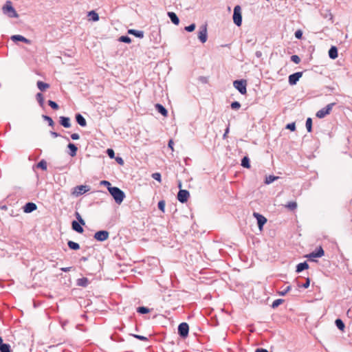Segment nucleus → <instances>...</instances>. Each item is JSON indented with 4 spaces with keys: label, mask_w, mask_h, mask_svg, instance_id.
I'll list each match as a JSON object with an SVG mask.
<instances>
[{
    "label": "nucleus",
    "mask_w": 352,
    "mask_h": 352,
    "mask_svg": "<svg viewBox=\"0 0 352 352\" xmlns=\"http://www.w3.org/2000/svg\"><path fill=\"white\" fill-rule=\"evenodd\" d=\"M109 192L118 204H120L125 197L124 192L118 187H109Z\"/></svg>",
    "instance_id": "f257e3e1"
},
{
    "label": "nucleus",
    "mask_w": 352,
    "mask_h": 352,
    "mask_svg": "<svg viewBox=\"0 0 352 352\" xmlns=\"http://www.w3.org/2000/svg\"><path fill=\"white\" fill-rule=\"evenodd\" d=\"M3 13L9 18H18L19 15L12 6L10 1H7L4 6L2 7Z\"/></svg>",
    "instance_id": "f03ea898"
},
{
    "label": "nucleus",
    "mask_w": 352,
    "mask_h": 352,
    "mask_svg": "<svg viewBox=\"0 0 352 352\" xmlns=\"http://www.w3.org/2000/svg\"><path fill=\"white\" fill-rule=\"evenodd\" d=\"M233 21L234 24L239 27L242 24V15H241V8L240 6H236L234 8V12H233Z\"/></svg>",
    "instance_id": "7ed1b4c3"
},
{
    "label": "nucleus",
    "mask_w": 352,
    "mask_h": 352,
    "mask_svg": "<svg viewBox=\"0 0 352 352\" xmlns=\"http://www.w3.org/2000/svg\"><path fill=\"white\" fill-rule=\"evenodd\" d=\"M234 87L241 94H245L247 92V81L245 80H236L233 82Z\"/></svg>",
    "instance_id": "20e7f679"
},
{
    "label": "nucleus",
    "mask_w": 352,
    "mask_h": 352,
    "mask_svg": "<svg viewBox=\"0 0 352 352\" xmlns=\"http://www.w3.org/2000/svg\"><path fill=\"white\" fill-rule=\"evenodd\" d=\"M336 105L335 102L328 104L325 107L321 109L316 113V116L318 118H323L327 115L329 114L333 107Z\"/></svg>",
    "instance_id": "39448f33"
},
{
    "label": "nucleus",
    "mask_w": 352,
    "mask_h": 352,
    "mask_svg": "<svg viewBox=\"0 0 352 352\" xmlns=\"http://www.w3.org/2000/svg\"><path fill=\"white\" fill-rule=\"evenodd\" d=\"M178 334L182 338H186L188 336L189 326L186 322H182L178 326Z\"/></svg>",
    "instance_id": "423d86ee"
},
{
    "label": "nucleus",
    "mask_w": 352,
    "mask_h": 352,
    "mask_svg": "<svg viewBox=\"0 0 352 352\" xmlns=\"http://www.w3.org/2000/svg\"><path fill=\"white\" fill-rule=\"evenodd\" d=\"M90 190L89 186L86 185H80L73 188L72 194L76 197H78Z\"/></svg>",
    "instance_id": "0eeeda50"
},
{
    "label": "nucleus",
    "mask_w": 352,
    "mask_h": 352,
    "mask_svg": "<svg viewBox=\"0 0 352 352\" xmlns=\"http://www.w3.org/2000/svg\"><path fill=\"white\" fill-rule=\"evenodd\" d=\"M109 236V233L107 230H100L95 233L94 234V239L98 241H106Z\"/></svg>",
    "instance_id": "6e6552de"
},
{
    "label": "nucleus",
    "mask_w": 352,
    "mask_h": 352,
    "mask_svg": "<svg viewBox=\"0 0 352 352\" xmlns=\"http://www.w3.org/2000/svg\"><path fill=\"white\" fill-rule=\"evenodd\" d=\"M198 38L202 43H204L207 41L208 34H207V25H203L201 26L199 32H198Z\"/></svg>",
    "instance_id": "1a4fd4ad"
},
{
    "label": "nucleus",
    "mask_w": 352,
    "mask_h": 352,
    "mask_svg": "<svg viewBox=\"0 0 352 352\" xmlns=\"http://www.w3.org/2000/svg\"><path fill=\"white\" fill-rule=\"evenodd\" d=\"M190 197V193L187 190L180 189L177 193V199L182 204L186 203Z\"/></svg>",
    "instance_id": "9d476101"
},
{
    "label": "nucleus",
    "mask_w": 352,
    "mask_h": 352,
    "mask_svg": "<svg viewBox=\"0 0 352 352\" xmlns=\"http://www.w3.org/2000/svg\"><path fill=\"white\" fill-rule=\"evenodd\" d=\"M302 76V72H298L289 76L288 82L290 85H294Z\"/></svg>",
    "instance_id": "9b49d317"
},
{
    "label": "nucleus",
    "mask_w": 352,
    "mask_h": 352,
    "mask_svg": "<svg viewBox=\"0 0 352 352\" xmlns=\"http://www.w3.org/2000/svg\"><path fill=\"white\" fill-rule=\"evenodd\" d=\"M324 254V252L321 246H320L318 248L311 252L307 256L309 258H320L322 257Z\"/></svg>",
    "instance_id": "f8f14e48"
},
{
    "label": "nucleus",
    "mask_w": 352,
    "mask_h": 352,
    "mask_svg": "<svg viewBox=\"0 0 352 352\" xmlns=\"http://www.w3.org/2000/svg\"><path fill=\"white\" fill-rule=\"evenodd\" d=\"M254 217H256L257 220V224L260 230H262L264 224L267 222V219L257 212H254Z\"/></svg>",
    "instance_id": "ddd939ff"
},
{
    "label": "nucleus",
    "mask_w": 352,
    "mask_h": 352,
    "mask_svg": "<svg viewBox=\"0 0 352 352\" xmlns=\"http://www.w3.org/2000/svg\"><path fill=\"white\" fill-rule=\"evenodd\" d=\"M36 208H37V206H36V204H34L33 202H28V203L25 204V205L24 206L23 211L25 213H30V212L36 210Z\"/></svg>",
    "instance_id": "4468645a"
},
{
    "label": "nucleus",
    "mask_w": 352,
    "mask_h": 352,
    "mask_svg": "<svg viewBox=\"0 0 352 352\" xmlns=\"http://www.w3.org/2000/svg\"><path fill=\"white\" fill-rule=\"evenodd\" d=\"M11 40L14 42H17V41H21V42H23L26 44H30L31 43V41L26 38L25 37L21 36V35H19V34H16V35H13L11 36Z\"/></svg>",
    "instance_id": "2eb2a0df"
},
{
    "label": "nucleus",
    "mask_w": 352,
    "mask_h": 352,
    "mask_svg": "<svg viewBox=\"0 0 352 352\" xmlns=\"http://www.w3.org/2000/svg\"><path fill=\"white\" fill-rule=\"evenodd\" d=\"M59 123L65 128L71 127L70 118L69 117L60 116L59 118Z\"/></svg>",
    "instance_id": "dca6fc26"
},
{
    "label": "nucleus",
    "mask_w": 352,
    "mask_h": 352,
    "mask_svg": "<svg viewBox=\"0 0 352 352\" xmlns=\"http://www.w3.org/2000/svg\"><path fill=\"white\" fill-rule=\"evenodd\" d=\"M0 352H11V347L9 344L3 343V339L0 336Z\"/></svg>",
    "instance_id": "f3484780"
},
{
    "label": "nucleus",
    "mask_w": 352,
    "mask_h": 352,
    "mask_svg": "<svg viewBox=\"0 0 352 352\" xmlns=\"http://www.w3.org/2000/svg\"><path fill=\"white\" fill-rule=\"evenodd\" d=\"M76 122L80 126H86L87 122L85 118L80 114V113H76Z\"/></svg>",
    "instance_id": "a211bd4d"
},
{
    "label": "nucleus",
    "mask_w": 352,
    "mask_h": 352,
    "mask_svg": "<svg viewBox=\"0 0 352 352\" xmlns=\"http://www.w3.org/2000/svg\"><path fill=\"white\" fill-rule=\"evenodd\" d=\"M150 38L151 40L153 41L154 43L155 44H158L160 43V32H157V31H153L151 32V36H150Z\"/></svg>",
    "instance_id": "6ab92c4d"
},
{
    "label": "nucleus",
    "mask_w": 352,
    "mask_h": 352,
    "mask_svg": "<svg viewBox=\"0 0 352 352\" xmlns=\"http://www.w3.org/2000/svg\"><path fill=\"white\" fill-rule=\"evenodd\" d=\"M128 34L135 36L137 38H142L144 37V32L142 30H137L134 29H129Z\"/></svg>",
    "instance_id": "aec40b11"
},
{
    "label": "nucleus",
    "mask_w": 352,
    "mask_h": 352,
    "mask_svg": "<svg viewBox=\"0 0 352 352\" xmlns=\"http://www.w3.org/2000/svg\"><path fill=\"white\" fill-rule=\"evenodd\" d=\"M167 15L173 24L178 25L179 23V19L175 12H168Z\"/></svg>",
    "instance_id": "412c9836"
},
{
    "label": "nucleus",
    "mask_w": 352,
    "mask_h": 352,
    "mask_svg": "<svg viewBox=\"0 0 352 352\" xmlns=\"http://www.w3.org/2000/svg\"><path fill=\"white\" fill-rule=\"evenodd\" d=\"M89 283H90V281L86 277L78 278L76 280V285L79 287H86L89 284Z\"/></svg>",
    "instance_id": "4be33fe9"
},
{
    "label": "nucleus",
    "mask_w": 352,
    "mask_h": 352,
    "mask_svg": "<svg viewBox=\"0 0 352 352\" xmlns=\"http://www.w3.org/2000/svg\"><path fill=\"white\" fill-rule=\"evenodd\" d=\"M72 228L74 231L77 232L78 233H82L84 231L82 227L76 221H73L72 222Z\"/></svg>",
    "instance_id": "5701e85b"
},
{
    "label": "nucleus",
    "mask_w": 352,
    "mask_h": 352,
    "mask_svg": "<svg viewBox=\"0 0 352 352\" xmlns=\"http://www.w3.org/2000/svg\"><path fill=\"white\" fill-rule=\"evenodd\" d=\"M309 268V265L306 261H304L302 263H300L296 265V272L297 273H300L302 272L305 270H307Z\"/></svg>",
    "instance_id": "b1692460"
},
{
    "label": "nucleus",
    "mask_w": 352,
    "mask_h": 352,
    "mask_svg": "<svg viewBox=\"0 0 352 352\" xmlns=\"http://www.w3.org/2000/svg\"><path fill=\"white\" fill-rule=\"evenodd\" d=\"M329 56L331 59H336L338 57V49L336 46H331L329 50Z\"/></svg>",
    "instance_id": "393cba45"
},
{
    "label": "nucleus",
    "mask_w": 352,
    "mask_h": 352,
    "mask_svg": "<svg viewBox=\"0 0 352 352\" xmlns=\"http://www.w3.org/2000/svg\"><path fill=\"white\" fill-rule=\"evenodd\" d=\"M155 109L161 113L164 116H166L168 114V111L161 104H155Z\"/></svg>",
    "instance_id": "a878e982"
},
{
    "label": "nucleus",
    "mask_w": 352,
    "mask_h": 352,
    "mask_svg": "<svg viewBox=\"0 0 352 352\" xmlns=\"http://www.w3.org/2000/svg\"><path fill=\"white\" fill-rule=\"evenodd\" d=\"M68 148L69 149V155L72 157H74L76 155L78 148L73 143H69L67 145Z\"/></svg>",
    "instance_id": "bb28decb"
},
{
    "label": "nucleus",
    "mask_w": 352,
    "mask_h": 352,
    "mask_svg": "<svg viewBox=\"0 0 352 352\" xmlns=\"http://www.w3.org/2000/svg\"><path fill=\"white\" fill-rule=\"evenodd\" d=\"M37 87L41 91H45L46 89L50 87V85L48 83L44 82L43 81L38 80L36 83Z\"/></svg>",
    "instance_id": "cd10ccee"
},
{
    "label": "nucleus",
    "mask_w": 352,
    "mask_h": 352,
    "mask_svg": "<svg viewBox=\"0 0 352 352\" xmlns=\"http://www.w3.org/2000/svg\"><path fill=\"white\" fill-rule=\"evenodd\" d=\"M68 247L73 250H78L80 249V245L78 243L72 241H68L67 242Z\"/></svg>",
    "instance_id": "c85d7f7f"
},
{
    "label": "nucleus",
    "mask_w": 352,
    "mask_h": 352,
    "mask_svg": "<svg viewBox=\"0 0 352 352\" xmlns=\"http://www.w3.org/2000/svg\"><path fill=\"white\" fill-rule=\"evenodd\" d=\"M241 165L243 167L247 168H249L250 167V159L248 156H245L242 158Z\"/></svg>",
    "instance_id": "c756f323"
},
{
    "label": "nucleus",
    "mask_w": 352,
    "mask_h": 352,
    "mask_svg": "<svg viewBox=\"0 0 352 352\" xmlns=\"http://www.w3.org/2000/svg\"><path fill=\"white\" fill-rule=\"evenodd\" d=\"M36 99L41 107L44 106V97L41 93H38L36 95Z\"/></svg>",
    "instance_id": "7c9ffc66"
},
{
    "label": "nucleus",
    "mask_w": 352,
    "mask_h": 352,
    "mask_svg": "<svg viewBox=\"0 0 352 352\" xmlns=\"http://www.w3.org/2000/svg\"><path fill=\"white\" fill-rule=\"evenodd\" d=\"M335 324H336V326L337 327V328L341 331H343L344 327H345V325H344V323L343 322V321L340 319V318H337L335 321Z\"/></svg>",
    "instance_id": "2f4dec72"
},
{
    "label": "nucleus",
    "mask_w": 352,
    "mask_h": 352,
    "mask_svg": "<svg viewBox=\"0 0 352 352\" xmlns=\"http://www.w3.org/2000/svg\"><path fill=\"white\" fill-rule=\"evenodd\" d=\"M279 177L274 175H269L265 177V183L266 184H270L274 181L277 180Z\"/></svg>",
    "instance_id": "473e14b6"
},
{
    "label": "nucleus",
    "mask_w": 352,
    "mask_h": 352,
    "mask_svg": "<svg viewBox=\"0 0 352 352\" xmlns=\"http://www.w3.org/2000/svg\"><path fill=\"white\" fill-rule=\"evenodd\" d=\"M88 16L91 17L93 21H98L99 20V16L95 11L91 10L89 12Z\"/></svg>",
    "instance_id": "72a5a7b5"
},
{
    "label": "nucleus",
    "mask_w": 352,
    "mask_h": 352,
    "mask_svg": "<svg viewBox=\"0 0 352 352\" xmlns=\"http://www.w3.org/2000/svg\"><path fill=\"white\" fill-rule=\"evenodd\" d=\"M36 167L41 168L43 170H47V162L45 160H41L37 164Z\"/></svg>",
    "instance_id": "f704fd0d"
},
{
    "label": "nucleus",
    "mask_w": 352,
    "mask_h": 352,
    "mask_svg": "<svg viewBox=\"0 0 352 352\" xmlns=\"http://www.w3.org/2000/svg\"><path fill=\"white\" fill-rule=\"evenodd\" d=\"M137 312L140 314H145L150 312V309L146 307H139L137 308Z\"/></svg>",
    "instance_id": "c9c22d12"
},
{
    "label": "nucleus",
    "mask_w": 352,
    "mask_h": 352,
    "mask_svg": "<svg viewBox=\"0 0 352 352\" xmlns=\"http://www.w3.org/2000/svg\"><path fill=\"white\" fill-rule=\"evenodd\" d=\"M42 118L44 120H46L48 122L49 126L52 127L54 126V122L53 121L51 117L46 115H43Z\"/></svg>",
    "instance_id": "e433bc0d"
},
{
    "label": "nucleus",
    "mask_w": 352,
    "mask_h": 352,
    "mask_svg": "<svg viewBox=\"0 0 352 352\" xmlns=\"http://www.w3.org/2000/svg\"><path fill=\"white\" fill-rule=\"evenodd\" d=\"M305 125L307 131L311 132L312 131V119L311 118L307 119Z\"/></svg>",
    "instance_id": "4c0bfd02"
},
{
    "label": "nucleus",
    "mask_w": 352,
    "mask_h": 352,
    "mask_svg": "<svg viewBox=\"0 0 352 352\" xmlns=\"http://www.w3.org/2000/svg\"><path fill=\"white\" fill-rule=\"evenodd\" d=\"M119 41L125 43H131V38L128 36H121L119 39Z\"/></svg>",
    "instance_id": "58836bf2"
},
{
    "label": "nucleus",
    "mask_w": 352,
    "mask_h": 352,
    "mask_svg": "<svg viewBox=\"0 0 352 352\" xmlns=\"http://www.w3.org/2000/svg\"><path fill=\"white\" fill-rule=\"evenodd\" d=\"M283 301H284V300L283 299H280V298L275 300L272 302V307L273 309H275V308L278 307L280 305H281L283 302Z\"/></svg>",
    "instance_id": "ea45409f"
},
{
    "label": "nucleus",
    "mask_w": 352,
    "mask_h": 352,
    "mask_svg": "<svg viewBox=\"0 0 352 352\" xmlns=\"http://www.w3.org/2000/svg\"><path fill=\"white\" fill-rule=\"evenodd\" d=\"M286 207L291 210H294L297 208V204L295 201H290L286 205Z\"/></svg>",
    "instance_id": "a19ab883"
},
{
    "label": "nucleus",
    "mask_w": 352,
    "mask_h": 352,
    "mask_svg": "<svg viewBox=\"0 0 352 352\" xmlns=\"http://www.w3.org/2000/svg\"><path fill=\"white\" fill-rule=\"evenodd\" d=\"M47 102L49 106H50V107L54 110H57L59 108L58 104L53 100H48Z\"/></svg>",
    "instance_id": "79ce46f5"
},
{
    "label": "nucleus",
    "mask_w": 352,
    "mask_h": 352,
    "mask_svg": "<svg viewBox=\"0 0 352 352\" xmlns=\"http://www.w3.org/2000/svg\"><path fill=\"white\" fill-rule=\"evenodd\" d=\"M165 205H166L165 201L161 200L158 202L157 207L160 210L164 212Z\"/></svg>",
    "instance_id": "37998d69"
},
{
    "label": "nucleus",
    "mask_w": 352,
    "mask_h": 352,
    "mask_svg": "<svg viewBox=\"0 0 352 352\" xmlns=\"http://www.w3.org/2000/svg\"><path fill=\"white\" fill-rule=\"evenodd\" d=\"M230 107L232 109L237 110L241 107V104L238 101H234L231 103Z\"/></svg>",
    "instance_id": "c03bdc74"
},
{
    "label": "nucleus",
    "mask_w": 352,
    "mask_h": 352,
    "mask_svg": "<svg viewBox=\"0 0 352 352\" xmlns=\"http://www.w3.org/2000/svg\"><path fill=\"white\" fill-rule=\"evenodd\" d=\"M291 60L296 64H298L300 62V58L298 55H292L291 56Z\"/></svg>",
    "instance_id": "a18cd8bd"
},
{
    "label": "nucleus",
    "mask_w": 352,
    "mask_h": 352,
    "mask_svg": "<svg viewBox=\"0 0 352 352\" xmlns=\"http://www.w3.org/2000/svg\"><path fill=\"white\" fill-rule=\"evenodd\" d=\"M195 27H196L195 24V23H192V24H190L188 26H186L184 29H185L186 31H187L188 32H191L195 30Z\"/></svg>",
    "instance_id": "49530a36"
},
{
    "label": "nucleus",
    "mask_w": 352,
    "mask_h": 352,
    "mask_svg": "<svg viewBox=\"0 0 352 352\" xmlns=\"http://www.w3.org/2000/svg\"><path fill=\"white\" fill-rule=\"evenodd\" d=\"M292 289V287L290 285L286 287V288L282 291V292H278V294L280 296H285L287 292H289L290 290Z\"/></svg>",
    "instance_id": "de8ad7c7"
},
{
    "label": "nucleus",
    "mask_w": 352,
    "mask_h": 352,
    "mask_svg": "<svg viewBox=\"0 0 352 352\" xmlns=\"http://www.w3.org/2000/svg\"><path fill=\"white\" fill-rule=\"evenodd\" d=\"M133 336L134 338H137L138 340H142V341H148V338H146V337H145L144 336L133 334Z\"/></svg>",
    "instance_id": "09e8293b"
},
{
    "label": "nucleus",
    "mask_w": 352,
    "mask_h": 352,
    "mask_svg": "<svg viewBox=\"0 0 352 352\" xmlns=\"http://www.w3.org/2000/svg\"><path fill=\"white\" fill-rule=\"evenodd\" d=\"M107 154L111 159H113L115 157V153L112 148H108L107 150Z\"/></svg>",
    "instance_id": "8fccbe9b"
},
{
    "label": "nucleus",
    "mask_w": 352,
    "mask_h": 352,
    "mask_svg": "<svg viewBox=\"0 0 352 352\" xmlns=\"http://www.w3.org/2000/svg\"><path fill=\"white\" fill-rule=\"evenodd\" d=\"M309 285H310V279L309 278H307L306 279L305 283H303L302 285H298V287L307 289L309 287Z\"/></svg>",
    "instance_id": "3c124183"
},
{
    "label": "nucleus",
    "mask_w": 352,
    "mask_h": 352,
    "mask_svg": "<svg viewBox=\"0 0 352 352\" xmlns=\"http://www.w3.org/2000/svg\"><path fill=\"white\" fill-rule=\"evenodd\" d=\"M295 37L298 39H301L302 37V31L301 30H298L294 33Z\"/></svg>",
    "instance_id": "603ef678"
},
{
    "label": "nucleus",
    "mask_w": 352,
    "mask_h": 352,
    "mask_svg": "<svg viewBox=\"0 0 352 352\" xmlns=\"http://www.w3.org/2000/svg\"><path fill=\"white\" fill-rule=\"evenodd\" d=\"M152 177L158 181V182H161V174L160 173H154L152 174Z\"/></svg>",
    "instance_id": "864d4df0"
},
{
    "label": "nucleus",
    "mask_w": 352,
    "mask_h": 352,
    "mask_svg": "<svg viewBox=\"0 0 352 352\" xmlns=\"http://www.w3.org/2000/svg\"><path fill=\"white\" fill-rule=\"evenodd\" d=\"M286 129L291 130L292 131H295L296 129V124L294 122L289 123L286 126Z\"/></svg>",
    "instance_id": "5fc2aeb1"
},
{
    "label": "nucleus",
    "mask_w": 352,
    "mask_h": 352,
    "mask_svg": "<svg viewBox=\"0 0 352 352\" xmlns=\"http://www.w3.org/2000/svg\"><path fill=\"white\" fill-rule=\"evenodd\" d=\"M100 184L103 185L104 186H107L108 190H109V187H112L111 183L109 181H107V180L101 181L100 182Z\"/></svg>",
    "instance_id": "6e6d98bb"
},
{
    "label": "nucleus",
    "mask_w": 352,
    "mask_h": 352,
    "mask_svg": "<svg viewBox=\"0 0 352 352\" xmlns=\"http://www.w3.org/2000/svg\"><path fill=\"white\" fill-rule=\"evenodd\" d=\"M116 161L120 165H123L124 163L123 159L121 157H116Z\"/></svg>",
    "instance_id": "4d7b16f0"
},
{
    "label": "nucleus",
    "mask_w": 352,
    "mask_h": 352,
    "mask_svg": "<svg viewBox=\"0 0 352 352\" xmlns=\"http://www.w3.org/2000/svg\"><path fill=\"white\" fill-rule=\"evenodd\" d=\"M71 138L74 140H77L80 138V136L78 133H72L71 135Z\"/></svg>",
    "instance_id": "13d9d810"
},
{
    "label": "nucleus",
    "mask_w": 352,
    "mask_h": 352,
    "mask_svg": "<svg viewBox=\"0 0 352 352\" xmlns=\"http://www.w3.org/2000/svg\"><path fill=\"white\" fill-rule=\"evenodd\" d=\"M230 131L229 126L226 129L225 132L223 135V138L226 139L228 137V134Z\"/></svg>",
    "instance_id": "bf43d9fd"
},
{
    "label": "nucleus",
    "mask_w": 352,
    "mask_h": 352,
    "mask_svg": "<svg viewBox=\"0 0 352 352\" xmlns=\"http://www.w3.org/2000/svg\"><path fill=\"white\" fill-rule=\"evenodd\" d=\"M199 80L203 83H206L208 82L207 78L204 76H199Z\"/></svg>",
    "instance_id": "052dcab7"
},
{
    "label": "nucleus",
    "mask_w": 352,
    "mask_h": 352,
    "mask_svg": "<svg viewBox=\"0 0 352 352\" xmlns=\"http://www.w3.org/2000/svg\"><path fill=\"white\" fill-rule=\"evenodd\" d=\"M50 134L54 138H58V137L60 136V134L56 133V132H55V131H50Z\"/></svg>",
    "instance_id": "680f3d73"
},
{
    "label": "nucleus",
    "mask_w": 352,
    "mask_h": 352,
    "mask_svg": "<svg viewBox=\"0 0 352 352\" xmlns=\"http://www.w3.org/2000/svg\"><path fill=\"white\" fill-rule=\"evenodd\" d=\"M71 268H72V267H62V268H60V270H61L62 272H69V271H70Z\"/></svg>",
    "instance_id": "e2e57ef3"
},
{
    "label": "nucleus",
    "mask_w": 352,
    "mask_h": 352,
    "mask_svg": "<svg viewBox=\"0 0 352 352\" xmlns=\"http://www.w3.org/2000/svg\"><path fill=\"white\" fill-rule=\"evenodd\" d=\"M255 352H269L267 349L263 348L256 349Z\"/></svg>",
    "instance_id": "0e129e2a"
},
{
    "label": "nucleus",
    "mask_w": 352,
    "mask_h": 352,
    "mask_svg": "<svg viewBox=\"0 0 352 352\" xmlns=\"http://www.w3.org/2000/svg\"><path fill=\"white\" fill-rule=\"evenodd\" d=\"M173 144H174L173 141L172 140H169V142H168V147H169V148H170L172 150H173Z\"/></svg>",
    "instance_id": "69168bd1"
},
{
    "label": "nucleus",
    "mask_w": 352,
    "mask_h": 352,
    "mask_svg": "<svg viewBox=\"0 0 352 352\" xmlns=\"http://www.w3.org/2000/svg\"><path fill=\"white\" fill-rule=\"evenodd\" d=\"M255 55L257 58H261L262 56V52L261 51H256Z\"/></svg>",
    "instance_id": "338daca9"
},
{
    "label": "nucleus",
    "mask_w": 352,
    "mask_h": 352,
    "mask_svg": "<svg viewBox=\"0 0 352 352\" xmlns=\"http://www.w3.org/2000/svg\"><path fill=\"white\" fill-rule=\"evenodd\" d=\"M75 216H76V219L78 221H79V220H80V219H82V217L80 216V214L78 212H76Z\"/></svg>",
    "instance_id": "774afa93"
}]
</instances>
